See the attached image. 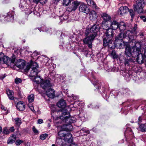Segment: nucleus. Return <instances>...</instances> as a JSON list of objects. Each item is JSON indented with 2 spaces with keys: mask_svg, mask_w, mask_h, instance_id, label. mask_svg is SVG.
<instances>
[{
  "mask_svg": "<svg viewBox=\"0 0 146 146\" xmlns=\"http://www.w3.org/2000/svg\"><path fill=\"white\" fill-rule=\"evenodd\" d=\"M25 146H30V145L29 143H27L26 144Z\"/></svg>",
  "mask_w": 146,
  "mask_h": 146,
  "instance_id": "nucleus-62",
  "label": "nucleus"
},
{
  "mask_svg": "<svg viewBox=\"0 0 146 146\" xmlns=\"http://www.w3.org/2000/svg\"><path fill=\"white\" fill-rule=\"evenodd\" d=\"M99 29L100 26L98 24L94 25L90 29H86L85 34L86 35H90L95 37Z\"/></svg>",
  "mask_w": 146,
  "mask_h": 146,
  "instance_id": "nucleus-3",
  "label": "nucleus"
},
{
  "mask_svg": "<svg viewBox=\"0 0 146 146\" xmlns=\"http://www.w3.org/2000/svg\"><path fill=\"white\" fill-rule=\"evenodd\" d=\"M81 130L83 131L84 132H85L88 133H89V131H88L86 130L85 129H82Z\"/></svg>",
  "mask_w": 146,
  "mask_h": 146,
  "instance_id": "nucleus-55",
  "label": "nucleus"
},
{
  "mask_svg": "<svg viewBox=\"0 0 146 146\" xmlns=\"http://www.w3.org/2000/svg\"><path fill=\"white\" fill-rule=\"evenodd\" d=\"M126 25L124 22H121L119 25V27L118 28L121 32L125 30L126 28Z\"/></svg>",
  "mask_w": 146,
  "mask_h": 146,
  "instance_id": "nucleus-31",
  "label": "nucleus"
},
{
  "mask_svg": "<svg viewBox=\"0 0 146 146\" xmlns=\"http://www.w3.org/2000/svg\"><path fill=\"white\" fill-rule=\"evenodd\" d=\"M15 129L14 127H11L9 128V130L11 132H13L15 131Z\"/></svg>",
  "mask_w": 146,
  "mask_h": 146,
  "instance_id": "nucleus-54",
  "label": "nucleus"
},
{
  "mask_svg": "<svg viewBox=\"0 0 146 146\" xmlns=\"http://www.w3.org/2000/svg\"><path fill=\"white\" fill-rule=\"evenodd\" d=\"M67 146H68V145H67ZM69 146H78L77 144H75L74 143H72L70 145H69Z\"/></svg>",
  "mask_w": 146,
  "mask_h": 146,
  "instance_id": "nucleus-56",
  "label": "nucleus"
},
{
  "mask_svg": "<svg viewBox=\"0 0 146 146\" xmlns=\"http://www.w3.org/2000/svg\"><path fill=\"white\" fill-rule=\"evenodd\" d=\"M30 68L32 69L29 74L30 76L35 77L38 73L39 67L36 62H33L27 66L26 68L25 69V71L28 72Z\"/></svg>",
  "mask_w": 146,
  "mask_h": 146,
  "instance_id": "nucleus-2",
  "label": "nucleus"
},
{
  "mask_svg": "<svg viewBox=\"0 0 146 146\" xmlns=\"http://www.w3.org/2000/svg\"><path fill=\"white\" fill-rule=\"evenodd\" d=\"M7 15L5 17L0 14V22L2 23H5L7 21L9 22L13 20L14 12L13 11L8 13Z\"/></svg>",
  "mask_w": 146,
  "mask_h": 146,
  "instance_id": "nucleus-5",
  "label": "nucleus"
},
{
  "mask_svg": "<svg viewBox=\"0 0 146 146\" xmlns=\"http://www.w3.org/2000/svg\"><path fill=\"white\" fill-rule=\"evenodd\" d=\"M137 5H134V10L138 13L143 12V7L146 5V0H138L136 1Z\"/></svg>",
  "mask_w": 146,
  "mask_h": 146,
  "instance_id": "nucleus-4",
  "label": "nucleus"
},
{
  "mask_svg": "<svg viewBox=\"0 0 146 146\" xmlns=\"http://www.w3.org/2000/svg\"><path fill=\"white\" fill-rule=\"evenodd\" d=\"M73 138L72 137V135L69 133H66L63 139L66 142L70 143L72 142Z\"/></svg>",
  "mask_w": 146,
  "mask_h": 146,
  "instance_id": "nucleus-16",
  "label": "nucleus"
},
{
  "mask_svg": "<svg viewBox=\"0 0 146 146\" xmlns=\"http://www.w3.org/2000/svg\"><path fill=\"white\" fill-rule=\"evenodd\" d=\"M123 33L122 32L119 33L118 35L116 36L115 38V40L114 42V44L115 46L117 47L118 46L119 44H117L120 43L121 42L120 41H122V36Z\"/></svg>",
  "mask_w": 146,
  "mask_h": 146,
  "instance_id": "nucleus-11",
  "label": "nucleus"
},
{
  "mask_svg": "<svg viewBox=\"0 0 146 146\" xmlns=\"http://www.w3.org/2000/svg\"><path fill=\"white\" fill-rule=\"evenodd\" d=\"M15 65L20 69H24L25 70V62L24 60L19 59L16 62Z\"/></svg>",
  "mask_w": 146,
  "mask_h": 146,
  "instance_id": "nucleus-12",
  "label": "nucleus"
},
{
  "mask_svg": "<svg viewBox=\"0 0 146 146\" xmlns=\"http://www.w3.org/2000/svg\"><path fill=\"white\" fill-rule=\"evenodd\" d=\"M55 91L52 89H49L46 92V94L49 98H53L55 96Z\"/></svg>",
  "mask_w": 146,
  "mask_h": 146,
  "instance_id": "nucleus-20",
  "label": "nucleus"
},
{
  "mask_svg": "<svg viewBox=\"0 0 146 146\" xmlns=\"http://www.w3.org/2000/svg\"><path fill=\"white\" fill-rule=\"evenodd\" d=\"M129 11L128 7L126 6H122L120 7L118 10V13L121 15H123L127 13Z\"/></svg>",
  "mask_w": 146,
  "mask_h": 146,
  "instance_id": "nucleus-15",
  "label": "nucleus"
},
{
  "mask_svg": "<svg viewBox=\"0 0 146 146\" xmlns=\"http://www.w3.org/2000/svg\"><path fill=\"white\" fill-rule=\"evenodd\" d=\"M79 11L87 13L89 12V10L86 4L82 3L79 7Z\"/></svg>",
  "mask_w": 146,
  "mask_h": 146,
  "instance_id": "nucleus-18",
  "label": "nucleus"
},
{
  "mask_svg": "<svg viewBox=\"0 0 146 146\" xmlns=\"http://www.w3.org/2000/svg\"><path fill=\"white\" fill-rule=\"evenodd\" d=\"M23 141L19 139L17 140L16 141V144L17 145H19Z\"/></svg>",
  "mask_w": 146,
  "mask_h": 146,
  "instance_id": "nucleus-50",
  "label": "nucleus"
},
{
  "mask_svg": "<svg viewBox=\"0 0 146 146\" xmlns=\"http://www.w3.org/2000/svg\"><path fill=\"white\" fill-rule=\"evenodd\" d=\"M139 127L141 131L142 132H146V123L141 124Z\"/></svg>",
  "mask_w": 146,
  "mask_h": 146,
  "instance_id": "nucleus-35",
  "label": "nucleus"
},
{
  "mask_svg": "<svg viewBox=\"0 0 146 146\" xmlns=\"http://www.w3.org/2000/svg\"><path fill=\"white\" fill-rule=\"evenodd\" d=\"M83 40V42L84 44H88V47L90 48L92 47V42L94 40L95 37L91 35H89Z\"/></svg>",
  "mask_w": 146,
  "mask_h": 146,
  "instance_id": "nucleus-7",
  "label": "nucleus"
},
{
  "mask_svg": "<svg viewBox=\"0 0 146 146\" xmlns=\"http://www.w3.org/2000/svg\"><path fill=\"white\" fill-rule=\"evenodd\" d=\"M43 1L42 2V3H45L46 2V0H42Z\"/></svg>",
  "mask_w": 146,
  "mask_h": 146,
  "instance_id": "nucleus-64",
  "label": "nucleus"
},
{
  "mask_svg": "<svg viewBox=\"0 0 146 146\" xmlns=\"http://www.w3.org/2000/svg\"><path fill=\"white\" fill-rule=\"evenodd\" d=\"M128 11L129 12L132 18H133L134 16V12L132 9L129 10Z\"/></svg>",
  "mask_w": 146,
  "mask_h": 146,
  "instance_id": "nucleus-45",
  "label": "nucleus"
},
{
  "mask_svg": "<svg viewBox=\"0 0 146 146\" xmlns=\"http://www.w3.org/2000/svg\"><path fill=\"white\" fill-rule=\"evenodd\" d=\"M90 18V19L95 20L97 18V15L96 12L94 11H91L89 13Z\"/></svg>",
  "mask_w": 146,
  "mask_h": 146,
  "instance_id": "nucleus-26",
  "label": "nucleus"
},
{
  "mask_svg": "<svg viewBox=\"0 0 146 146\" xmlns=\"http://www.w3.org/2000/svg\"><path fill=\"white\" fill-rule=\"evenodd\" d=\"M88 5L96 7V5L92 0H86Z\"/></svg>",
  "mask_w": 146,
  "mask_h": 146,
  "instance_id": "nucleus-40",
  "label": "nucleus"
},
{
  "mask_svg": "<svg viewBox=\"0 0 146 146\" xmlns=\"http://www.w3.org/2000/svg\"><path fill=\"white\" fill-rule=\"evenodd\" d=\"M132 47L131 48L129 46H127L125 49V54L127 57H132Z\"/></svg>",
  "mask_w": 146,
  "mask_h": 146,
  "instance_id": "nucleus-17",
  "label": "nucleus"
},
{
  "mask_svg": "<svg viewBox=\"0 0 146 146\" xmlns=\"http://www.w3.org/2000/svg\"><path fill=\"white\" fill-rule=\"evenodd\" d=\"M62 139L57 137L56 141V144L57 146H67V145L64 143L62 141Z\"/></svg>",
  "mask_w": 146,
  "mask_h": 146,
  "instance_id": "nucleus-25",
  "label": "nucleus"
},
{
  "mask_svg": "<svg viewBox=\"0 0 146 146\" xmlns=\"http://www.w3.org/2000/svg\"><path fill=\"white\" fill-rule=\"evenodd\" d=\"M64 130H61L58 133V135L61 137V138L63 139L64 138V136L66 135L67 133L64 131Z\"/></svg>",
  "mask_w": 146,
  "mask_h": 146,
  "instance_id": "nucleus-34",
  "label": "nucleus"
},
{
  "mask_svg": "<svg viewBox=\"0 0 146 146\" xmlns=\"http://www.w3.org/2000/svg\"><path fill=\"white\" fill-rule=\"evenodd\" d=\"M33 130L34 133L36 134H38V131L37 129H36L35 126L33 127Z\"/></svg>",
  "mask_w": 146,
  "mask_h": 146,
  "instance_id": "nucleus-51",
  "label": "nucleus"
},
{
  "mask_svg": "<svg viewBox=\"0 0 146 146\" xmlns=\"http://www.w3.org/2000/svg\"><path fill=\"white\" fill-rule=\"evenodd\" d=\"M42 79H41L40 76H36L35 77L33 81L34 82H35L37 84H38Z\"/></svg>",
  "mask_w": 146,
  "mask_h": 146,
  "instance_id": "nucleus-36",
  "label": "nucleus"
},
{
  "mask_svg": "<svg viewBox=\"0 0 146 146\" xmlns=\"http://www.w3.org/2000/svg\"><path fill=\"white\" fill-rule=\"evenodd\" d=\"M33 13L34 15H37L38 14V12L37 11H33Z\"/></svg>",
  "mask_w": 146,
  "mask_h": 146,
  "instance_id": "nucleus-57",
  "label": "nucleus"
},
{
  "mask_svg": "<svg viewBox=\"0 0 146 146\" xmlns=\"http://www.w3.org/2000/svg\"><path fill=\"white\" fill-rule=\"evenodd\" d=\"M105 35L106 37L111 39L113 36V30L111 28H108L107 30H106Z\"/></svg>",
  "mask_w": 146,
  "mask_h": 146,
  "instance_id": "nucleus-19",
  "label": "nucleus"
},
{
  "mask_svg": "<svg viewBox=\"0 0 146 146\" xmlns=\"http://www.w3.org/2000/svg\"><path fill=\"white\" fill-rule=\"evenodd\" d=\"M30 108L34 112L35 111L33 107L31 106Z\"/></svg>",
  "mask_w": 146,
  "mask_h": 146,
  "instance_id": "nucleus-60",
  "label": "nucleus"
},
{
  "mask_svg": "<svg viewBox=\"0 0 146 146\" xmlns=\"http://www.w3.org/2000/svg\"><path fill=\"white\" fill-rule=\"evenodd\" d=\"M34 94H31L29 95L28 97V101L29 102H32L34 101Z\"/></svg>",
  "mask_w": 146,
  "mask_h": 146,
  "instance_id": "nucleus-41",
  "label": "nucleus"
},
{
  "mask_svg": "<svg viewBox=\"0 0 146 146\" xmlns=\"http://www.w3.org/2000/svg\"><path fill=\"white\" fill-rule=\"evenodd\" d=\"M124 134L125 137L127 138H128V136H129V135H131V137H133L134 136V133L132 129L129 127L127 128L126 130L124 133Z\"/></svg>",
  "mask_w": 146,
  "mask_h": 146,
  "instance_id": "nucleus-23",
  "label": "nucleus"
},
{
  "mask_svg": "<svg viewBox=\"0 0 146 146\" xmlns=\"http://www.w3.org/2000/svg\"><path fill=\"white\" fill-rule=\"evenodd\" d=\"M142 118L141 116L139 117L138 118V121L139 122H141Z\"/></svg>",
  "mask_w": 146,
  "mask_h": 146,
  "instance_id": "nucleus-59",
  "label": "nucleus"
},
{
  "mask_svg": "<svg viewBox=\"0 0 146 146\" xmlns=\"http://www.w3.org/2000/svg\"><path fill=\"white\" fill-rule=\"evenodd\" d=\"M61 128L64 131H71L73 129V127L71 124L67 123L61 126Z\"/></svg>",
  "mask_w": 146,
  "mask_h": 146,
  "instance_id": "nucleus-21",
  "label": "nucleus"
},
{
  "mask_svg": "<svg viewBox=\"0 0 146 146\" xmlns=\"http://www.w3.org/2000/svg\"><path fill=\"white\" fill-rule=\"evenodd\" d=\"M62 115L60 116V117L58 118L59 121H61L62 123L65 122L69 124L75 122V118L74 117H70L69 113L66 110H62Z\"/></svg>",
  "mask_w": 146,
  "mask_h": 146,
  "instance_id": "nucleus-1",
  "label": "nucleus"
},
{
  "mask_svg": "<svg viewBox=\"0 0 146 146\" xmlns=\"http://www.w3.org/2000/svg\"><path fill=\"white\" fill-rule=\"evenodd\" d=\"M38 123L39 124H40L43 122V120L42 119H38L37 121Z\"/></svg>",
  "mask_w": 146,
  "mask_h": 146,
  "instance_id": "nucleus-53",
  "label": "nucleus"
},
{
  "mask_svg": "<svg viewBox=\"0 0 146 146\" xmlns=\"http://www.w3.org/2000/svg\"><path fill=\"white\" fill-rule=\"evenodd\" d=\"M40 86L42 88L45 89L50 87L51 85L49 80L43 79L40 82Z\"/></svg>",
  "mask_w": 146,
  "mask_h": 146,
  "instance_id": "nucleus-9",
  "label": "nucleus"
},
{
  "mask_svg": "<svg viewBox=\"0 0 146 146\" xmlns=\"http://www.w3.org/2000/svg\"><path fill=\"white\" fill-rule=\"evenodd\" d=\"M48 136V134H42V135H41L40 136V138L41 139H43V140H44V139H45Z\"/></svg>",
  "mask_w": 146,
  "mask_h": 146,
  "instance_id": "nucleus-44",
  "label": "nucleus"
},
{
  "mask_svg": "<svg viewBox=\"0 0 146 146\" xmlns=\"http://www.w3.org/2000/svg\"><path fill=\"white\" fill-rule=\"evenodd\" d=\"M140 18L143 21H146V17L145 16H141L140 17Z\"/></svg>",
  "mask_w": 146,
  "mask_h": 146,
  "instance_id": "nucleus-52",
  "label": "nucleus"
},
{
  "mask_svg": "<svg viewBox=\"0 0 146 146\" xmlns=\"http://www.w3.org/2000/svg\"><path fill=\"white\" fill-rule=\"evenodd\" d=\"M5 76L4 75H2L0 76V79H3Z\"/></svg>",
  "mask_w": 146,
  "mask_h": 146,
  "instance_id": "nucleus-58",
  "label": "nucleus"
},
{
  "mask_svg": "<svg viewBox=\"0 0 146 146\" xmlns=\"http://www.w3.org/2000/svg\"><path fill=\"white\" fill-rule=\"evenodd\" d=\"M70 2V0H63V5L65 6H67Z\"/></svg>",
  "mask_w": 146,
  "mask_h": 146,
  "instance_id": "nucleus-42",
  "label": "nucleus"
},
{
  "mask_svg": "<svg viewBox=\"0 0 146 146\" xmlns=\"http://www.w3.org/2000/svg\"><path fill=\"white\" fill-rule=\"evenodd\" d=\"M14 120L15 121V124L17 125H20L22 123L21 119L19 118H15L14 119Z\"/></svg>",
  "mask_w": 146,
  "mask_h": 146,
  "instance_id": "nucleus-37",
  "label": "nucleus"
},
{
  "mask_svg": "<svg viewBox=\"0 0 146 146\" xmlns=\"http://www.w3.org/2000/svg\"><path fill=\"white\" fill-rule=\"evenodd\" d=\"M132 57H137V60L138 57L140 58L139 55L141 54V48L136 47H132Z\"/></svg>",
  "mask_w": 146,
  "mask_h": 146,
  "instance_id": "nucleus-8",
  "label": "nucleus"
},
{
  "mask_svg": "<svg viewBox=\"0 0 146 146\" xmlns=\"http://www.w3.org/2000/svg\"><path fill=\"white\" fill-rule=\"evenodd\" d=\"M79 4L78 2L77 1H72V6L68 7L67 9V10L69 12L75 10L76 9Z\"/></svg>",
  "mask_w": 146,
  "mask_h": 146,
  "instance_id": "nucleus-14",
  "label": "nucleus"
},
{
  "mask_svg": "<svg viewBox=\"0 0 146 146\" xmlns=\"http://www.w3.org/2000/svg\"><path fill=\"white\" fill-rule=\"evenodd\" d=\"M21 79L18 78H16L15 79V82L17 84H18L21 82Z\"/></svg>",
  "mask_w": 146,
  "mask_h": 146,
  "instance_id": "nucleus-46",
  "label": "nucleus"
},
{
  "mask_svg": "<svg viewBox=\"0 0 146 146\" xmlns=\"http://www.w3.org/2000/svg\"><path fill=\"white\" fill-rule=\"evenodd\" d=\"M125 65H127V66H129V63L130 62H131L132 61V60L131 57H129L128 58V57H127V59L125 58Z\"/></svg>",
  "mask_w": 146,
  "mask_h": 146,
  "instance_id": "nucleus-38",
  "label": "nucleus"
},
{
  "mask_svg": "<svg viewBox=\"0 0 146 146\" xmlns=\"http://www.w3.org/2000/svg\"><path fill=\"white\" fill-rule=\"evenodd\" d=\"M133 32L130 30H128L125 32L124 34H123L122 37L125 38L127 37L128 38H130V36H131Z\"/></svg>",
  "mask_w": 146,
  "mask_h": 146,
  "instance_id": "nucleus-33",
  "label": "nucleus"
},
{
  "mask_svg": "<svg viewBox=\"0 0 146 146\" xmlns=\"http://www.w3.org/2000/svg\"><path fill=\"white\" fill-rule=\"evenodd\" d=\"M137 29V25L136 24H135L133 29L131 30V31H132V32H133V33L134 32L136 34V30Z\"/></svg>",
  "mask_w": 146,
  "mask_h": 146,
  "instance_id": "nucleus-47",
  "label": "nucleus"
},
{
  "mask_svg": "<svg viewBox=\"0 0 146 146\" xmlns=\"http://www.w3.org/2000/svg\"><path fill=\"white\" fill-rule=\"evenodd\" d=\"M2 128L0 126V133H1L2 132Z\"/></svg>",
  "mask_w": 146,
  "mask_h": 146,
  "instance_id": "nucleus-63",
  "label": "nucleus"
},
{
  "mask_svg": "<svg viewBox=\"0 0 146 146\" xmlns=\"http://www.w3.org/2000/svg\"><path fill=\"white\" fill-rule=\"evenodd\" d=\"M45 29H44V30H43V31H45V32H46L47 31H48V29L46 27H45Z\"/></svg>",
  "mask_w": 146,
  "mask_h": 146,
  "instance_id": "nucleus-61",
  "label": "nucleus"
},
{
  "mask_svg": "<svg viewBox=\"0 0 146 146\" xmlns=\"http://www.w3.org/2000/svg\"><path fill=\"white\" fill-rule=\"evenodd\" d=\"M43 1L42 0H33L32 3H38L39 2L42 4H44V3H42Z\"/></svg>",
  "mask_w": 146,
  "mask_h": 146,
  "instance_id": "nucleus-48",
  "label": "nucleus"
},
{
  "mask_svg": "<svg viewBox=\"0 0 146 146\" xmlns=\"http://www.w3.org/2000/svg\"><path fill=\"white\" fill-rule=\"evenodd\" d=\"M109 22L102 21V27L105 30H107L108 28H110V24H109Z\"/></svg>",
  "mask_w": 146,
  "mask_h": 146,
  "instance_id": "nucleus-32",
  "label": "nucleus"
},
{
  "mask_svg": "<svg viewBox=\"0 0 146 146\" xmlns=\"http://www.w3.org/2000/svg\"><path fill=\"white\" fill-rule=\"evenodd\" d=\"M121 42L119 43V45L117 47H118L119 48H123L125 47V43L124 41L122 40V41H120ZM117 44H118V43Z\"/></svg>",
  "mask_w": 146,
  "mask_h": 146,
  "instance_id": "nucleus-43",
  "label": "nucleus"
},
{
  "mask_svg": "<svg viewBox=\"0 0 146 146\" xmlns=\"http://www.w3.org/2000/svg\"><path fill=\"white\" fill-rule=\"evenodd\" d=\"M119 23L116 21L113 20L110 22V28L113 30H115L118 28Z\"/></svg>",
  "mask_w": 146,
  "mask_h": 146,
  "instance_id": "nucleus-13",
  "label": "nucleus"
},
{
  "mask_svg": "<svg viewBox=\"0 0 146 146\" xmlns=\"http://www.w3.org/2000/svg\"><path fill=\"white\" fill-rule=\"evenodd\" d=\"M17 108L19 111H24L25 109V106L23 102L22 101L19 102L17 104Z\"/></svg>",
  "mask_w": 146,
  "mask_h": 146,
  "instance_id": "nucleus-22",
  "label": "nucleus"
},
{
  "mask_svg": "<svg viewBox=\"0 0 146 146\" xmlns=\"http://www.w3.org/2000/svg\"><path fill=\"white\" fill-rule=\"evenodd\" d=\"M57 106L59 108H62L60 111H59V112L62 113V110H66L65 108L66 106V101L63 99L60 100L57 104Z\"/></svg>",
  "mask_w": 146,
  "mask_h": 146,
  "instance_id": "nucleus-10",
  "label": "nucleus"
},
{
  "mask_svg": "<svg viewBox=\"0 0 146 146\" xmlns=\"http://www.w3.org/2000/svg\"><path fill=\"white\" fill-rule=\"evenodd\" d=\"M111 57L113 59H117V60L119 59L120 61H122V59L121 58V57H123L121 55L119 56L118 55L116 54L115 52L113 50L111 52Z\"/></svg>",
  "mask_w": 146,
  "mask_h": 146,
  "instance_id": "nucleus-24",
  "label": "nucleus"
},
{
  "mask_svg": "<svg viewBox=\"0 0 146 146\" xmlns=\"http://www.w3.org/2000/svg\"><path fill=\"white\" fill-rule=\"evenodd\" d=\"M15 60V58H13L11 59L7 56H5L2 53L0 54V62L3 61L4 63L10 65L11 63H14Z\"/></svg>",
  "mask_w": 146,
  "mask_h": 146,
  "instance_id": "nucleus-6",
  "label": "nucleus"
},
{
  "mask_svg": "<svg viewBox=\"0 0 146 146\" xmlns=\"http://www.w3.org/2000/svg\"><path fill=\"white\" fill-rule=\"evenodd\" d=\"M3 132L6 134H8L9 133V131L6 128H4L3 129Z\"/></svg>",
  "mask_w": 146,
  "mask_h": 146,
  "instance_id": "nucleus-49",
  "label": "nucleus"
},
{
  "mask_svg": "<svg viewBox=\"0 0 146 146\" xmlns=\"http://www.w3.org/2000/svg\"><path fill=\"white\" fill-rule=\"evenodd\" d=\"M93 82H92V83L93 84L94 86L96 87H98V90L99 88V83L97 81V80L95 79V78L94 77H93Z\"/></svg>",
  "mask_w": 146,
  "mask_h": 146,
  "instance_id": "nucleus-39",
  "label": "nucleus"
},
{
  "mask_svg": "<svg viewBox=\"0 0 146 146\" xmlns=\"http://www.w3.org/2000/svg\"><path fill=\"white\" fill-rule=\"evenodd\" d=\"M7 93L9 97V98L11 100H13L14 98V92L9 89H7Z\"/></svg>",
  "mask_w": 146,
  "mask_h": 146,
  "instance_id": "nucleus-30",
  "label": "nucleus"
},
{
  "mask_svg": "<svg viewBox=\"0 0 146 146\" xmlns=\"http://www.w3.org/2000/svg\"><path fill=\"white\" fill-rule=\"evenodd\" d=\"M102 17L104 20V21H107L109 22L111 19V17L106 13H104L102 14Z\"/></svg>",
  "mask_w": 146,
  "mask_h": 146,
  "instance_id": "nucleus-28",
  "label": "nucleus"
},
{
  "mask_svg": "<svg viewBox=\"0 0 146 146\" xmlns=\"http://www.w3.org/2000/svg\"><path fill=\"white\" fill-rule=\"evenodd\" d=\"M16 136L15 135H12L10 137L7 141L8 144H11L14 143L16 139Z\"/></svg>",
  "mask_w": 146,
  "mask_h": 146,
  "instance_id": "nucleus-27",
  "label": "nucleus"
},
{
  "mask_svg": "<svg viewBox=\"0 0 146 146\" xmlns=\"http://www.w3.org/2000/svg\"><path fill=\"white\" fill-rule=\"evenodd\" d=\"M111 38H107L106 37H105L103 39V45L105 46H110L109 44L110 43H111Z\"/></svg>",
  "mask_w": 146,
  "mask_h": 146,
  "instance_id": "nucleus-29",
  "label": "nucleus"
}]
</instances>
